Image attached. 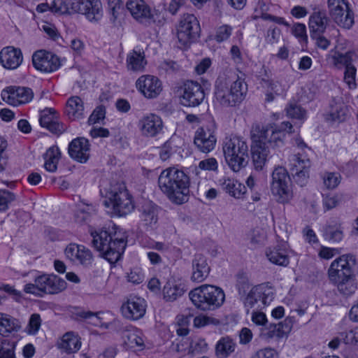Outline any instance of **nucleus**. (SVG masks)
I'll return each instance as SVG.
<instances>
[{
    "instance_id": "obj_1",
    "label": "nucleus",
    "mask_w": 358,
    "mask_h": 358,
    "mask_svg": "<svg viewBox=\"0 0 358 358\" xmlns=\"http://www.w3.org/2000/svg\"><path fill=\"white\" fill-rule=\"evenodd\" d=\"M247 90L245 79L236 72L228 71L215 80L213 101L222 107H234L243 101Z\"/></svg>"
},
{
    "instance_id": "obj_2",
    "label": "nucleus",
    "mask_w": 358,
    "mask_h": 358,
    "mask_svg": "<svg viewBox=\"0 0 358 358\" xmlns=\"http://www.w3.org/2000/svg\"><path fill=\"white\" fill-rule=\"evenodd\" d=\"M158 186L168 199L177 205L187 202L190 179L183 169L173 166L164 169L158 177Z\"/></svg>"
},
{
    "instance_id": "obj_3",
    "label": "nucleus",
    "mask_w": 358,
    "mask_h": 358,
    "mask_svg": "<svg viewBox=\"0 0 358 358\" xmlns=\"http://www.w3.org/2000/svg\"><path fill=\"white\" fill-rule=\"evenodd\" d=\"M90 234L93 246L107 261L114 264L120 259L127 245V236L120 228L113 227L99 231L91 230Z\"/></svg>"
},
{
    "instance_id": "obj_4",
    "label": "nucleus",
    "mask_w": 358,
    "mask_h": 358,
    "mask_svg": "<svg viewBox=\"0 0 358 358\" xmlns=\"http://www.w3.org/2000/svg\"><path fill=\"white\" fill-rule=\"evenodd\" d=\"M189 297L196 308L209 311L214 310L223 304L225 294L220 287L205 284L191 290Z\"/></svg>"
},
{
    "instance_id": "obj_5",
    "label": "nucleus",
    "mask_w": 358,
    "mask_h": 358,
    "mask_svg": "<svg viewBox=\"0 0 358 358\" xmlns=\"http://www.w3.org/2000/svg\"><path fill=\"white\" fill-rule=\"evenodd\" d=\"M222 150L227 164L234 171H239L248 164V145L243 138L237 136L225 137Z\"/></svg>"
},
{
    "instance_id": "obj_6",
    "label": "nucleus",
    "mask_w": 358,
    "mask_h": 358,
    "mask_svg": "<svg viewBox=\"0 0 358 358\" xmlns=\"http://www.w3.org/2000/svg\"><path fill=\"white\" fill-rule=\"evenodd\" d=\"M66 288V281L56 275L42 274L34 278L33 283L24 286V292L36 296L43 297L46 294H57Z\"/></svg>"
},
{
    "instance_id": "obj_7",
    "label": "nucleus",
    "mask_w": 358,
    "mask_h": 358,
    "mask_svg": "<svg viewBox=\"0 0 358 358\" xmlns=\"http://www.w3.org/2000/svg\"><path fill=\"white\" fill-rule=\"evenodd\" d=\"M293 126L289 122H282L278 127L256 126L252 131L258 141L263 142L266 145L268 144L279 147L283 144L285 133L292 134Z\"/></svg>"
},
{
    "instance_id": "obj_8",
    "label": "nucleus",
    "mask_w": 358,
    "mask_h": 358,
    "mask_svg": "<svg viewBox=\"0 0 358 358\" xmlns=\"http://www.w3.org/2000/svg\"><path fill=\"white\" fill-rule=\"evenodd\" d=\"M176 31L180 48H186L199 37V22L193 14L185 13L179 20Z\"/></svg>"
},
{
    "instance_id": "obj_9",
    "label": "nucleus",
    "mask_w": 358,
    "mask_h": 358,
    "mask_svg": "<svg viewBox=\"0 0 358 358\" xmlns=\"http://www.w3.org/2000/svg\"><path fill=\"white\" fill-rule=\"evenodd\" d=\"M289 182V176L286 169L276 167L272 173L271 192L278 203H286L292 199Z\"/></svg>"
},
{
    "instance_id": "obj_10",
    "label": "nucleus",
    "mask_w": 358,
    "mask_h": 358,
    "mask_svg": "<svg viewBox=\"0 0 358 358\" xmlns=\"http://www.w3.org/2000/svg\"><path fill=\"white\" fill-rule=\"evenodd\" d=\"M328 12L340 27L350 29L354 24V13L347 0H327Z\"/></svg>"
},
{
    "instance_id": "obj_11",
    "label": "nucleus",
    "mask_w": 358,
    "mask_h": 358,
    "mask_svg": "<svg viewBox=\"0 0 358 358\" xmlns=\"http://www.w3.org/2000/svg\"><path fill=\"white\" fill-rule=\"evenodd\" d=\"M104 204L106 207L112 206L114 212L119 216L126 215L134 209L131 196L124 186L120 187L117 191H111Z\"/></svg>"
},
{
    "instance_id": "obj_12",
    "label": "nucleus",
    "mask_w": 358,
    "mask_h": 358,
    "mask_svg": "<svg viewBox=\"0 0 358 358\" xmlns=\"http://www.w3.org/2000/svg\"><path fill=\"white\" fill-rule=\"evenodd\" d=\"M180 103L187 107L200 105L205 99L203 87L196 81L187 80L178 90Z\"/></svg>"
},
{
    "instance_id": "obj_13",
    "label": "nucleus",
    "mask_w": 358,
    "mask_h": 358,
    "mask_svg": "<svg viewBox=\"0 0 358 358\" xmlns=\"http://www.w3.org/2000/svg\"><path fill=\"white\" fill-rule=\"evenodd\" d=\"M355 257L350 254L341 255L334 259L328 271L330 281H338L339 279L355 276Z\"/></svg>"
},
{
    "instance_id": "obj_14",
    "label": "nucleus",
    "mask_w": 358,
    "mask_h": 358,
    "mask_svg": "<svg viewBox=\"0 0 358 358\" xmlns=\"http://www.w3.org/2000/svg\"><path fill=\"white\" fill-rule=\"evenodd\" d=\"M290 170L296 182L303 186L309 178L311 161L306 153L298 152L290 155L289 158Z\"/></svg>"
},
{
    "instance_id": "obj_15",
    "label": "nucleus",
    "mask_w": 358,
    "mask_h": 358,
    "mask_svg": "<svg viewBox=\"0 0 358 358\" xmlns=\"http://www.w3.org/2000/svg\"><path fill=\"white\" fill-rule=\"evenodd\" d=\"M126 8L138 22L150 25L156 22L157 10H152L144 0H127Z\"/></svg>"
},
{
    "instance_id": "obj_16",
    "label": "nucleus",
    "mask_w": 358,
    "mask_h": 358,
    "mask_svg": "<svg viewBox=\"0 0 358 358\" xmlns=\"http://www.w3.org/2000/svg\"><path fill=\"white\" fill-rule=\"evenodd\" d=\"M273 299V293L264 285H259L250 289L243 303L248 311L250 308L255 307L259 309L264 308L268 305Z\"/></svg>"
},
{
    "instance_id": "obj_17",
    "label": "nucleus",
    "mask_w": 358,
    "mask_h": 358,
    "mask_svg": "<svg viewBox=\"0 0 358 358\" xmlns=\"http://www.w3.org/2000/svg\"><path fill=\"white\" fill-rule=\"evenodd\" d=\"M137 127L143 137L154 138L162 132L164 124L159 115L150 113L139 119Z\"/></svg>"
},
{
    "instance_id": "obj_18",
    "label": "nucleus",
    "mask_w": 358,
    "mask_h": 358,
    "mask_svg": "<svg viewBox=\"0 0 358 358\" xmlns=\"http://www.w3.org/2000/svg\"><path fill=\"white\" fill-rule=\"evenodd\" d=\"M136 89L147 99H155L162 92V81L152 75H143L136 82Z\"/></svg>"
},
{
    "instance_id": "obj_19",
    "label": "nucleus",
    "mask_w": 358,
    "mask_h": 358,
    "mask_svg": "<svg viewBox=\"0 0 358 358\" xmlns=\"http://www.w3.org/2000/svg\"><path fill=\"white\" fill-rule=\"evenodd\" d=\"M73 12L85 15L90 20H98L102 15L100 0H73L71 3Z\"/></svg>"
},
{
    "instance_id": "obj_20",
    "label": "nucleus",
    "mask_w": 358,
    "mask_h": 358,
    "mask_svg": "<svg viewBox=\"0 0 358 358\" xmlns=\"http://www.w3.org/2000/svg\"><path fill=\"white\" fill-rule=\"evenodd\" d=\"M2 99L8 104L17 106L31 101L34 96L31 89L25 87H8L1 92Z\"/></svg>"
},
{
    "instance_id": "obj_21",
    "label": "nucleus",
    "mask_w": 358,
    "mask_h": 358,
    "mask_svg": "<svg viewBox=\"0 0 358 358\" xmlns=\"http://www.w3.org/2000/svg\"><path fill=\"white\" fill-rule=\"evenodd\" d=\"M32 63L37 70L46 73L55 71L60 66L58 57L43 50L34 53Z\"/></svg>"
},
{
    "instance_id": "obj_22",
    "label": "nucleus",
    "mask_w": 358,
    "mask_h": 358,
    "mask_svg": "<svg viewBox=\"0 0 358 358\" xmlns=\"http://www.w3.org/2000/svg\"><path fill=\"white\" fill-rule=\"evenodd\" d=\"M292 317H288L278 324H270L261 329L260 336L262 339L270 341L274 338L280 339L291 331L293 327Z\"/></svg>"
},
{
    "instance_id": "obj_23",
    "label": "nucleus",
    "mask_w": 358,
    "mask_h": 358,
    "mask_svg": "<svg viewBox=\"0 0 358 358\" xmlns=\"http://www.w3.org/2000/svg\"><path fill=\"white\" fill-rule=\"evenodd\" d=\"M217 142L215 131L205 127L197 129L194 137V143L197 149L203 153L214 150Z\"/></svg>"
},
{
    "instance_id": "obj_24",
    "label": "nucleus",
    "mask_w": 358,
    "mask_h": 358,
    "mask_svg": "<svg viewBox=\"0 0 358 358\" xmlns=\"http://www.w3.org/2000/svg\"><path fill=\"white\" fill-rule=\"evenodd\" d=\"M121 310L124 317L132 320H137L145 315L146 302L142 298L132 296L122 305Z\"/></svg>"
},
{
    "instance_id": "obj_25",
    "label": "nucleus",
    "mask_w": 358,
    "mask_h": 358,
    "mask_svg": "<svg viewBox=\"0 0 358 358\" xmlns=\"http://www.w3.org/2000/svg\"><path fill=\"white\" fill-rule=\"evenodd\" d=\"M64 253L67 259L76 264L88 266L92 261L91 251L82 245L71 243L66 246Z\"/></svg>"
},
{
    "instance_id": "obj_26",
    "label": "nucleus",
    "mask_w": 358,
    "mask_h": 358,
    "mask_svg": "<svg viewBox=\"0 0 358 358\" xmlns=\"http://www.w3.org/2000/svg\"><path fill=\"white\" fill-rule=\"evenodd\" d=\"M39 122L41 127L55 134L59 135L66 129L65 125L59 122L58 114L52 108L43 110L41 113Z\"/></svg>"
},
{
    "instance_id": "obj_27",
    "label": "nucleus",
    "mask_w": 358,
    "mask_h": 358,
    "mask_svg": "<svg viewBox=\"0 0 358 358\" xmlns=\"http://www.w3.org/2000/svg\"><path fill=\"white\" fill-rule=\"evenodd\" d=\"M68 151L72 159L80 163H85L90 157L89 142L85 138H75L69 143Z\"/></svg>"
},
{
    "instance_id": "obj_28",
    "label": "nucleus",
    "mask_w": 358,
    "mask_h": 358,
    "mask_svg": "<svg viewBox=\"0 0 358 358\" xmlns=\"http://www.w3.org/2000/svg\"><path fill=\"white\" fill-rule=\"evenodd\" d=\"M253 145L251 147L252 159L255 169L260 171L266 164L267 157L269 155L268 145L263 142L259 141L257 138L252 134Z\"/></svg>"
},
{
    "instance_id": "obj_29",
    "label": "nucleus",
    "mask_w": 358,
    "mask_h": 358,
    "mask_svg": "<svg viewBox=\"0 0 358 358\" xmlns=\"http://www.w3.org/2000/svg\"><path fill=\"white\" fill-rule=\"evenodd\" d=\"M22 54L20 49L6 47L0 52V63L8 69H15L22 62Z\"/></svg>"
},
{
    "instance_id": "obj_30",
    "label": "nucleus",
    "mask_w": 358,
    "mask_h": 358,
    "mask_svg": "<svg viewBox=\"0 0 358 358\" xmlns=\"http://www.w3.org/2000/svg\"><path fill=\"white\" fill-rule=\"evenodd\" d=\"M210 271L206 258L201 254L196 255L192 260V281L197 283L203 282L208 276Z\"/></svg>"
},
{
    "instance_id": "obj_31",
    "label": "nucleus",
    "mask_w": 358,
    "mask_h": 358,
    "mask_svg": "<svg viewBox=\"0 0 358 358\" xmlns=\"http://www.w3.org/2000/svg\"><path fill=\"white\" fill-rule=\"evenodd\" d=\"M336 48L338 50L332 51L333 55H331V61L334 66L341 70L353 66V63L357 61L358 58L357 54L354 50H348L345 52H342L343 48H340V45Z\"/></svg>"
},
{
    "instance_id": "obj_32",
    "label": "nucleus",
    "mask_w": 358,
    "mask_h": 358,
    "mask_svg": "<svg viewBox=\"0 0 358 358\" xmlns=\"http://www.w3.org/2000/svg\"><path fill=\"white\" fill-rule=\"evenodd\" d=\"M350 116L348 107L341 102L331 103L329 109L324 113L325 121L330 123H340Z\"/></svg>"
},
{
    "instance_id": "obj_33",
    "label": "nucleus",
    "mask_w": 358,
    "mask_h": 358,
    "mask_svg": "<svg viewBox=\"0 0 358 358\" xmlns=\"http://www.w3.org/2000/svg\"><path fill=\"white\" fill-rule=\"evenodd\" d=\"M65 113L71 120L83 119L85 117L84 102L80 96H73L68 99Z\"/></svg>"
},
{
    "instance_id": "obj_34",
    "label": "nucleus",
    "mask_w": 358,
    "mask_h": 358,
    "mask_svg": "<svg viewBox=\"0 0 358 358\" xmlns=\"http://www.w3.org/2000/svg\"><path fill=\"white\" fill-rule=\"evenodd\" d=\"M185 293L184 285L174 278L168 277L163 288V296L167 301H174Z\"/></svg>"
},
{
    "instance_id": "obj_35",
    "label": "nucleus",
    "mask_w": 358,
    "mask_h": 358,
    "mask_svg": "<svg viewBox=\"0 0 358 358\" xmlns=\"http://www.w3.org/2000/svg\"><path fill=\"white\" fill-rule=\"evenodd\" d=\"M21 323L17 318L3 313H0V335L8 337L19 331Z\"/></svg>"
},
{
    "instance_id": "obj_36",
    "label": "nucleus",
    "mask_w": 358,
    "mask_h": 358,
    "mask_svg": "<svg viewBox=\"0 0 358 358\" xmlns=\"http://www.w3.org/2000/svg\"><path fill=\"white\" fill-rule=\"evenodd\" d=\"M329 19L325 13L318 12L313 13L308 22V26L311 36L322 34L326 30Z\"/></svg>"
},
{
    "instance_id": "obj_37",
    "label": "nucleus",
    "mask_w": 358,
    "mask_h": 358,
    "mask_svg": "<svg viewBox=\"0 0 358 358\" xmlns=\"http://www.w3.org/2000/svg\"><path fill=\"white\" fill-rule=\"evenodd\" d=\"M141 220L147 228H153L158 221L157 206L151 202L142 206Z\"/></svg>"
},
{
    "instance_id": "obj_38",
    "label": "nucleus",
    "mask_w": 358,
    "mask_h": 358,
    "mask_svg": "<svg viewBox=\"0 0 358 358\" xmlns=\"http://www.w3.org/2000/svg\"><path fill=\"white\" fill-rule=\"evenodd\" d=\"M220 182L222 189L236 199L241 198L246 192L245 187L233 178H223Z\"/></svg>"
},
{
    "instance_id": "obj_39",
    "label": "nucleus",
    "mask_w": 358,
    "mask_h": 358,
    "mask_svg": "<svg viewBox=\"0 0 358 358\" xmlns=\"http://www.w3.org/2000/svg\"><path fill=\"white\" fill-rule=\"evenodd\" d=\"M269 8V4L267 1L259 0L257 2L255 12L257 13L256 17H260L264 20H269L273 22L278 24H282L287 27L290 26L289 23L287 22L284 17L275 16L267 13Z\"/></svg>"
},
{
    "instance_id": "obj_40",
    "label": "nucleus",
    "mask_w": 358,
    "mask_h": 358,
    "mask_svg": "<svg viewBox=\"0 0 358 358\" xmlns=\"http://www.w3.org/2000/svg\"><path fill=\"white\" fill-rule=\"evenodd\" d=\"M268 259L274 264L287 266L289 263L287 250L283 245H278L273 248H269L266 251Z\"/></svg>"
},
{
    "instance_id": "obj_41",
    "label": "nucleus",
    "mask_w": 358,
    "mask_h": 358,
    "mask_svg": "<svg viewBox=\"0 0 358 358\" xmlns=\"http://www.w3.org/2000/svg\"><path fill=\"white\" fill-rule=\"evenodd\" d=\"M59 347L67 353H74L81 347L80 338L73 332H67L63 336Z\"/></svg>"
},
{
    "instance_id": "obj_42",
    "label": "nucleus",
    "mask_w": 358,
    "mask_h": 358,
    "mask_svg": "<svg viewBox=\"0 0 358 358\" xmlns=\"http://www.w3.org/2000/svg\"><path fill=\"white\" fill-rule=\"evenodd\" d=\"M236 348V343L229 337H222L218 341L215 347V354L218 358H227Z\"/></svg>"
},
{
    "instance_id": "obj_43",
    "label": "nucleus",
    "mask_w": 358,
    "mask_h": 358,
    "mask_svg": "<svg viewBox=\"0 0 358 358\" xmlns=\"http://www.w3.org/2000/svg\"><path fill=\"white\" fill-rule=\"evenodd\" d=\"M143 52L133 50L127 57V68L134 71H143L146 65Z\"/></svg>"
},
{
    "instance_id": "obj_44",
    "label": "nucleus",
    "mask_w": 358,
    "mask_h": 358,
    "mask_svg": "<svg viewBox=\"0 0 358 358\" xmlns=\"http://www.w3.org/2000/svg\"><path fill=\"white\" fill-rule=\"evenodd\" d=\"M336 285L338 291L345 296L352 295L357 289L355 276L339 279L338 281H331Z\"/></svg>"
},
{
    "instance_id": "obj_45",
    "label": "nucleus",
    "mask_w": 358,
    "mask_h": 358,
    "mask_svg": "<svg viewBox=\"0 0 358 358\" xmlns=\"http://www.w3.org/2000/svg\"><path fill=\"white\" fill-rule=\"evenodd\" d=\"M45 169L50 172H55L57 169V164L60 159V151L57 146L50 147L44 155Z\"/></svg>"
},
{
    "instance_id": "obj_46",
    "label": "nucleus",
    "mask_w": 358,
    "mask_h": 358,
    "mask_svg": "<svg viewBox=\"0 0 358 358\" xmlns=\"http://www.w3.org/2000/svg\"><path fill=\"white\" fill-rule=\"evenodd\" d=\"M127 341H125L127 346L130 348H143L145 346V338L143 332L139 329H134L129 331L127 334Z\"/></svg>"
},
{
    "instance_id": "obj_47",
    "label": "nucleus",
    "mask_w": 358,
    "mask_h": 358,
    "mask_svg": "<svg viewBox=\"0 0 358 358\" xmlns=\"http://www.w3.org/2000/svg\"><path fill=\"white\" fill-rule=\"evenodd\" d=\"M324 236L329 241L339 243L344 237L343 228L341 224L328 225L325 227Z\"/></svg>"
},
{
    "instance_id": "obj_48",
    "label": "nucleus",
    "mask_w": 358,
    "mask_h": 358,
    "mask_svg": "<svg viewBox=\"0 0 358 358\" xmlns=\"http://www.w3.org/2000/svg\"><path fill=\"white\" fill-rule=\"evenodd\" d=\"M96 217V209L92 205H85L80 208L76 213L78 222L90 223Z\"/></svg>"
},
{
    "instance_id": "obj_49",
    "label": "nucleus",
    "mask_w": 358,
    "mask_h": 358,
    "mask_svg": "<svg viewBox=\"0 0 358 358\" xmlns=\"http://www.w3.org/2000/svg\"><path fill=\"white\" fill-rule=\"evenodd\" d=\"M322 179L327 189H334L341 183L342 177L339 173L326 171L322 175Z\"/></svg>"
},
{
    "instance_id": "obj_50",
    "label": "nucleus",
    "mask_w": 358,
    "mask_h": 358,
    "mask_svg": "<svg viewBox=\"0 0 358 358\" xmlns=\"http://www.w3.org/2000/svg\"><path fill=\"white\" fill-rule=\"evenodd\" d=\"M282 37L281 30L276 26H271L264 34L265 43L270 45H276Z\"/></svg>"
},
{
    "instance_id": "obj_51",
    "label": "nucleus",
    "mask_w": 358,
    "mask_h": 358,
    "mask_svg": "<svg viewBox=\"0 0 358 358\" xmlns=\"http://www.w3.org/2000/svg\"><path fill=\"white\" fill-rule=\"evenodd\" d=\"M171 276L170 269L164 267L159 274V278H153L148 282V287L152 291H159L160 289L162 280H166L168 277Z\"/></svg>"
},
{
    "instance_id": "obj_52",
    "label": "nucleus",
    "mask_w": 358,
    "mask_h": 358,
    "mask_svg": "<svg viewBox=\"0 0 358 358\" xmlns=\"http://www.w3.org/2000/svg\"><path fill=\"white\" fill-rule=\"evenodd\" d=\"M345 198L342 193L335 194L334 195H327L323 199V206L327 210H329L341 204Z\"/></svg>"
},
{
    "instance_id": "obj_53",
    "label": "nucleus",
    "mask_w": 358,
    "mask_h": 358,
    "mask_svg": "<svg viewBox=\"0 0 358 358\" xmlns=\"http://www.w3.org/2000/svg\"><path fill=\"white\" fill-rule=\"evenodd\" d=\"M219 320L206 315L201 314L194 317L193 321L194 327L196 328H202L209 325H218Z\"/></svg>"
},
{
    "instance_id": "obj_54",
    "label": "nucleus",
    "mask_w": 358,
    "mask_h": 358,
    "mask_svg": "<svg viewBox=\"0 0 358 358\" xmlns=\"http://www.w3.org/2000/svg\"><path fill=\"white\" fill-rule=\"evenodd\" d=\"M41 325V319L39 314H32L29 320L27 326L25 328V331L29 335H35L38 333Z\"/></svg>"
},
{
    "instance_id": "obj_55",
    "label": "nucleus",
    "mask_w": 358,
    "mask_h": 358,
    "mask_svg": "<svg viewBox=\"0 0 358 358\" xmlns=\"http://www.w3.org/2000/svg\"><path fill=\"white\" fill-rule=\"evenodd\" d=\"M339 336L345 344L358 345V327L348 331L341 332Z\"/></svg>"
},
{
    "instance_id": "obj_56",
    "label": "nucleus",
    "mask_w": 358,
    "mask_h": 358,
    "mask_svg": "<svg viewBox=\"0 0 358 358\" xmlns=\"http://www.w3.org/2000/svg\"><path fill=\"white\" fill-rule=\"evenodd\" d=\"M287 115L292 117L299 120H303L306 117V111L296 103H290L286 108Z\"/></svg>"
},
{
    "instance_id": "obj_57",
    "label": "nucleus",
    "mask_w": 358,
    "mask_h": 358,
    "mask_svg": "<svg viewBox=\"0 0 358 358\" xmlns=\"http://www.w3.org/2000/svg\"><path fill=\"white\" fill-rule=\"evenodd\" d=\"M356 73L357 69L355 65L348 66L345 69L344 71V81L349 86L350 88L356 87Z\"/></svg>"
},
{
    "instance_id": "obj_58",
    "label": "nucleus",
    "mask_w": 358,
    "mask_h": 358,
    "mask_svg": "<svg viewBox=\"0 0 358 358\" xmlns=\"http://www.w3.org/2000/svg\"><path fill=\"white\" fill-rule=\"evenodd\" d=\"M292 34L299 39V41H307L306 27L303 23H295L292 27Z\"/></svg>"
},
{
    "instance_id": "obj_59",
    "label": "nucleus",
    "mask_w": 358,
    "mask_h": 358,
    "mask_svg": "<svg viewBox=\"0 0 358 358\" xmlns=\"http://www.w3.org/2000/svg\"><path fill=\"white\" fill-rule=\"evenodd\" d=\"M50 11L58 14L70 13L69 3L66 0H54L50 6Z\"/></svg>"
},
{
    "instance_id": "obj_60",
    "label": "nucleus",
    "mask_w": 358,
    "mask_h": 358,
    "mask_svg": "<svg viewBox=\"0 0 358 358\" xmlns=\"http://www.w3.org/2000/svg\"><path fill=\"white\" fill-rule=\"evenodd\" d=\"M0 358H15L13 348L7 340L0 339Z\"/></svg>"
},
{
    "instance_id": "obj_61",
    "label": "nucleus",
    "mask_w": 358,
    "mask_h": 358,
    "mask_svg": "<svg viewBox=\"0 0 358 358\" xmlns=\"http://www.w3.org/2000/svg\"><path fill=\"white\" fill-rule=\"evenodd\" d=\"M14 199L15 196L13 193L7 190H0V210H6Z\"/></svg>"
},
{
    "instance_id": "obj_62",
    "label": "nucleus",
    "mask_w": 358,
    "mask_h": 358,
    "mask_svg": "<svg viewBox=\"0 0 358 358\" xmlns=\"http://www.w3.org/2000/svg\"><path fill=\"white\" fill-rule=\"evenodd\" d=\"M208 345L203 338H196L192 341L189 345L192 353L203 352L207 350Z\"/></svg>"
},
{
    "instance_id": "obj_63",
    "label": "nucleus",
    "mask_w": 358,
    "mask_h": 358,
    "mask_svg": "<svg viewBox=\"0 0 358 358\" xmlns=\"http://www.w3.org/2000/svg\"><path fill=\"white\" fill-rule=\"evenodd\" d=\"M79 315L87 320L88 322L96 327H101L103 323L101 322V319L99 317L97 313H94L90 311H83Z\"/></svg>"
},
{
    "instance_id": "obj_64",
    "label": "nucleus",
    "mask_w": 358,
    "mask_h": 358,
    "mask_svg": "<svg viewBox=\"0 0 358 358\" xmlns=\"http://www.w3.org/2000/svg\"><path fill=\"white\" fill-rule=\"evenodd\" d=\"M106 109L103 106L96 107L88 118L90 124H94L105 117Z\"/></svg>"
}]
</instances>
